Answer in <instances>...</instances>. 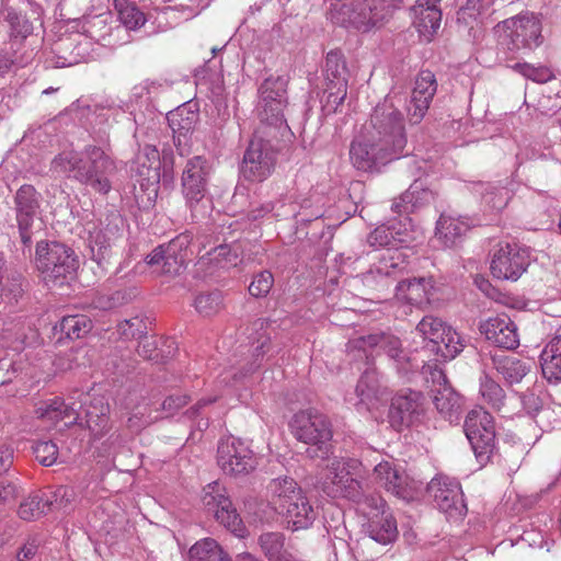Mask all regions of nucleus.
<instances>
[{
  "instance_id": "nucleus-34",
  "label": "nucleus",
  "mask_w": 561,
  "mask_h": 561,
  "mask_svg": "<svg viewBox=\"0 0 561 561\" xmlns=\"http://www.w3.org/2000/svg\"><path fill=\"white\" fill-rule=\"evenodd\" d=\"M492 368L502 377L506 385H515L530 373L531 362L514 355H492Z\"/></svg>"
},
{
  "instance_id": "nucleus-54",
  "label": "nucleus",
  "mask_w": 561,
  "mask_h": 561,
  "mask_svg": "<svg viewBox=\"0 0 561 561\" xmlns=\"http://www.w3.org/2000/svg\"><path fill=\"white\" fill-rule=\"evenodd\" d=\"M511 68L523 77L537 83H543L552 78L551 71L546 67H535L527 62H516Z\"/></svg>"
},
{
  "instance_id": "nucleus-7",
  "label": "nucleus",
  "mask_w": 561,
  "mask_h": 561,
  "mask_svg": "<svg viewBox=\"0 0 561 561\" xmlns=\"http://www.w3.org/2000/svg\"><path fill=\"white\" fill-rule=\"evenodd\" d=\"M347 352L353 359L367 360L373 356L375 350L383 351L393 362L394 367L400 375H407L414 369L408 353L402 348L401 341L386 333H371L354 337L347 343Z\"/></svg>"
},
{
  "instance_id": "nucleus-59",
  "label": "nucleus",
  "mask_w": 561,
  "mask_h": 561,
  "mask_svg": "<svg viewBox=\"0 0 561 561\" xmlns=\"http://www.w3.org/2000/svg\"><path fill=\"white\" fill-rule=\"evenodd\" d=\"M157 420V416H152L148 411L146 403L137 405L130 416L127 420V425L133 431H139L140 428L151 424Z\"/></svg>"
},
{
  "instance_id": "nucleus-5",
  "label": "nucleus",
  "mask_w": 561,
  "mask_h": 561,
  "mask_svg": "<svg viewBox=\"0 0 561 561\" xmlns=\"http://www.w3.org/2000/svg\"><path fill=\"white\" fill-rule=\"evenodd\" d=\"M331 5L332 22L345 27L367 32L382 25L397 9L396 0H334Z\"/></svg>"
},
{
  "instance_id": "nucleus-42",
  "label": "nucleus",
  "mask_w": 561,
  "mask_h": 561,
  "mask_svg": "<svg viewBox=\"0 0 561 561\" xmlns=\"http://www.w3.org/2000/svg\"><path fill=\"white\" fill-rule=\"evenodd\" d=\"M325 85L347 87L348 70L344 57L340 51H330L324 62Z\"/></svg>"
},
{
  "instance_id": "nucleus-48",
  "label": "nucleus",
  "mask_w": 561,
  "mask_h": 561,
  "mask_svg": "<svg viewBox=\"0 0 561 561\" xmlns=\"http://www.w3.org/2000/svg\"><path fill=\"white\" fill-rule=\"evenodd\" d=\"M479 186L483 202L494 210L504 209L512 198V192L503 185L486 183Z\"/></svg>"
},
{
  "instance_id": "nucleus-52",
  "label": "nucleus",
  "mask_w": 561,
  "mask_h": 561,
  "mask_svg": "<svg viewBox=\"0 0 561 561\" xmlns=\"http://www.w3.org/2000/svg\"><path fill=\"white\" fill-rule=\"evenodd\" d=\"M222 305V296L220 291L201 294L195 298L194 307L203 317H211L216 314Z\"/></svg>"
},
{
  "instance_id": "nucleus-51",
  "label": "nucleus",
  "mask_w": 561,
  "mask_h": 561,
  "mask_svg": "<svg viewBox=\"0 0 561 561\" xmlns=\"http://www.w3.org/2000/svg\"><path fill=\"white\" fill-rule=\"evenodd\" d=\"M147 321L141 316L125 319L117 325V333L124 340H138L147 334Z\"/></svg>"
},
{
  "instance_id": "nucleus-41",
  "label": "nucleus",
  "mask_w": 561,
  "mask_h": 561,
  "mask_svg": "<svg viewBox=\"0 0 561 561\" xmlns=\"http://www.w3.org/2000/svg\"><path fill=\"white\" fill-rule=\"evenodd\" d=\"M541 370L549 381H561V335L553 336L540 355Z\"/></svg>"
},
{
  "instance_id": "nucleus-40",
  "label": "nucleus",
  "mask_w": 561,
  "mask_h": 561,
  "mask_svg": "<svg viewBox=\"0 0 561 561\" xmlns=\"http://www.w3.org/2000/svg\"><path fill=\"white\" fill-rule=\"evenodd\" d=\"M479 393L483 401L493 410L502 413L504 416L511 414L506 407L505 390L486 373H483L480 377Z\"/></svg>"
},
{
  "instance_id": "nucleus-47",
  "label": "nucleus",
  "mask_w": 561,
  "mask_h": 561,
  "mask_svg": "<svg viewBox=\"0 0 561 561\" xmlns=\"http://www.w3.org/2000/svg\"><path fill=\"white\" fill-rule=\"evenodd\" d=\"M113 5L119 21L127 30H138L146 23L145 14L129 0H114Z\"/></svg>"
},
{
  "instance_id": "nucleus-29",
  "label": "nucleus",
  "mask_w": 561,
  "mask_h": 561,
  "mask_svg": "<svg viewBox=\"0 0 561 561\" xmlns=\"http://www.w3.org/2000/svg\"><path fill=\"white\" fill-rule=\"evenodd\" d=\"M436 90L437 82L435 75L430 70L420 71L415 79V85L409 104L405 105L411 124H419L423 119Z\"/></svg>"
},
{
  "instance_id": "nucleus-26",
  "label": "nucleus",
  "mask_w": 561,
  "mask_h": 561,
  "mask_svg": "<svg viewBox=\"0 0 561 561\" xmlns=\"http://www.w3.org/2000/svg\"><path fill=\"white\" fill-rule=\"evenodd\" d=\"M71 496L72 490L67 486H59L50 493H32L21 502L18 515L23 520L37 519L54 508H66Z\"/></svg>"
},
{
  "instance_id": "nucleus-27",
  "label": "nucleus",
  "mask_w": 561,
  "mask_h": 561,
  "mask_svg": "<svg viewBox=\"0 0 561 561\" xmlns=\"http://www.w3.org/2000/svg\"><path fill=\"white\" fill-rule=\"evenodd\" d=\"M199 118L197 104L190 101L178 106L167 115L173 134V142L181 156L188 152L191 135Z\"/></svg>"
},
{
  "instance_id": "nucleus-49",
  "label": "nucleus",
  "mask_w": 561,
  "mask_h": 561,
  "mask_svg": "<svg viewBox=\"0 0 561 561\" xmlns=\"http://www.w3.org/2000/svg\"><path fill=\"white\" fill-rule=\"evenodd\" d=\"M92 329V321L84 314L66 316L60 321V331L69 339H81Z\"/></svg>"
},
{
  "instance_id": "nucleus-11",
  "label": "nucleus",
  "mask_w": 561,
  "mask_h": 561,
  "mask_svg": "<svg viewBox=\"0 0 561 561\" xmlns=\"http://www.w3.org/2000/svg\"><path fill=\"white\" fill-rule=\"evenodd\" d=\"M294 436L305 444L317 445L322 456L329 453L327 443L332 438L329 419L316 409L297 412L290 422Z\"/></svg>"
},
{
  "instance_id": "nucleus-2",
  "label": "nucleus",
  "mask_w": 561,
  "mask_h": 561,
  "mask_svg": "<svg viewBox=\"0 0 561 561\" xmlns=\"http://www.w3.org/2000/svg\"><path fill=\"white\" fill-rule=\"evenodd\" d=\"M50 171L72 179L100 194L112 188L111 178L116 173L115 160L101 147L88 145L81 151H64L56 156Z\"/></svg>"
},
{
  "instance_id": "nucleus-44",
  "label": "nucleus",
  "mask_w": 561,
  "mask_h": 561,
  "mask_svg": "<svg viewBox=\"0 0 561 561\" xmlns=\"http://www.w3.org/2000/svg\"><path fill=\"white\" fill-rule=\"evenodd\" d=\"M270 94L263 101L259 100L256 111L262 123L276 128H288L284 116V108L287 102H272Z\"/></svg>"
},
{
  "instance_id": "nucleus-64",
  "label": "nucleus",
  "mask_w": 561,
  "mask_h": 561,
  "mask_svg": "<svg viewBox=\"0 0 561 561\" xmlns=\"http://www.w3.org/2000/svg\"><path fill=\"white\" fill-rule=\"evenodd\" d=\"M18 496V486L8 482L7 484L0 483V505H4L14 501Z\"/></svg>"
},
{
  "instance_id": "nucleus-31",
  "label": "nucleus",
  "mask_w": 561,
  "mask_h": 561,
  "mask_svg": "<svg viewBox=\"0 0 561 561\" xmlns=\"http://www.w3.org/2000/svg\"><path fill=\"white\" fill-rule=\"evenodd\" d=\"M407 165L410 176H412L414 181L409 188L401 194V201L411 203L413 210H415L431 204L435 198V194L423 181V176L426 174L427 163L423 160L411 159L407 162Z\"/></svg>"
},
{
  "instance_id": "nucleus-15",
  "label": "nucleus",
  "mask_w": 561,
  "mask_h": 561,
  "mask_svg": "<svg viewBox=\"0 0 561 561\" xmlns=\"http://www.w3.org/2000/svg\"><path fill=\"white\" fill-rule=\"evenodd\" d=\"M217 462L220 469L230 476H242L253 471L257 465L250 446L237 437L221 439L217 450Z\"/></svg>"
},
{
  "instance_id": "nucleus-56",
  "label": "nucleus",
  "mask_w": 561,
  "mask_h": 561,
  "mask_svg": "<svg viewBox=\"0 0 561 561\" xmlns=\"http://www.w3.org/2000/svg\"><path fill=\"white\" fill-rule=\"evenodd\" d=\"M273 284V274L268 271H262L253 277L249 286V293L253 297H264L270 293Z\"/></svg>"
},
{
  "instance_id": "nucleus-24",
  "label": "nucleus",
  "mask_w": 561,
  "mask_h": 561,
  "mask_svg": "<svg viewBox=\"0 0 561 561\" xmlns=\"http://www.w3.org/2000/svg\"><path fill=\"white\" fill-rule=\"evenodd\" d=\"M41 207V194L31 184L22 185L14 196L15 219L24 245H30L35 217Z\"/></svg>"
},
{
  "instance_id": "nucleus-18",
  "label": "nucleus",
  "mask_w": 561,
  "mask_h": 561,
  "mask_svg": "<svg viewBox=\"0 0 561 561\" xmlns=\"http://www.w3.org/2000/svg\"><path fill=\"white\" fill-rule=\"evenodd\" d=\"M276 151L268 140L254 137L243 156L242 175L252 182L265 180L273 171Z\"/></svg>"
},
{
  "instance_id": "nucleus-33",
  "label": "nucleus",
  "mask_w": 561,
  "mask_h": 561,
  "mask_svg": "<svg viewBox=\"0 0 561 561\" xmlns=\"http://www.w3.org/2000/svg\"><path fill=\"white\" fill-rule=\"evenodd\" d=\"M440 0H416L411 8L413 25L421 36L431 41L442 22Z\"/></svg>"
},
{
  "instance_id": "nucleus-1",
  "label": "nucleus",
  "mask_w": 561,
  "mask_h": 561,
  "mask_svg": "<svg viewBox=\"0 0 561 561\" xmlns=\"http://www.w3.org/2000/svg\"><path fill=\"white\" fill-rule=\"evenodd\" d=\"M405 103L403 94L390 93L374 107L351 145V161L357 170L377 171L402 156L407 136L400 107Z\"/></svg>"
},
{
  "instance_id": "nucleus-45",
  "label": "nucleus",
  "mask_w": 561,
  "mask_h": 561,
  "mask_svg": "<svg viewBox=\"0 0 561 561\" xmlns=\"http://www.w3.org/2000/svg\"><path fill=\"white\" fill-rule=\"evenodd\" d=\"M228 556L213 538H204L195 542L190 551V561H221Z\"/></svg>"
},
{
  "instance_id": "nucleus-43",
  "label": "nucleus",
  "mask_w": 561,
  "mask_h": 561,
  "mask_svg": "<svg viewBox=\"0 0 561 561\" xmlns=\"http://www.w3.org/2000/svg\"><path fill=\"white\" fill-rule=\"evenodd\" d=\"M373 477L375 482L398 496L402 495L403 476L389 461H380L375 466Z\"/></svg>"
},
{
  "instance_id": "nucleus-62",
  "label": "nucleus",
  "mask_w": 561,
  "mask_h": 561,
  "mask_svg": "<svg viewBox=\"0 0 561 561\" xmlns=\"http://www.w3.org/2000/svg\"><path fill=\"white\" fill-rule=\"evenodd\" d=\"M188 398L183 394H172L162 402V409L168 415H173L178 410L186 405Z\"/></svg>"
},
{
  "instance_id": "nucleus-35",
  "label": "nucleus",
  "mask_w": 561,
  "mask_h": 561,
  "mask_svg": "<svg viewBox=\"0 0 561 561\" xmlns=\"http://www.w3.org/2000/svg\"><path fill=\"white\" fill-rule=\"evenodd\" d=\"M356 396L359 404L370 410L377 408L378 403L387 398V388L381 386L375 368L367 367L362 374L357 386Z\"/></svg>"
},
{
  "instance_id": "nucleus-9",
  "label": "nucleus",
  "mask_w": 561,
  "mask_h": 561,
  "mask_svg": "<svg viewBox=\"0 0 561 561\" xmlns=\"http://www.w3.org/2000/svg\"><path fill=\"white\" fill-rule=\"evenodd\" d=\"M416 332L426 341V347L443 360L454 359L465 347L460 334L437 317H424Z\"/></svg>"
},
{
  "instance_id": "nucleus-23",
  "label": "nucleus",
  "mask_w": 561,
  "mask_h": 561,
  "mask_svg": "<svg viewBox=\"0 0 561 561\" xmlns=\"http://www.w3.org/2000/svg\"><path fill=\"white\" fill-rule=\"evenodd\" d=\"M424 374H430L433 382V403L444 419L450 423L457 422L460 416L461 397L448 385L443 369L437 366H426Z\"/></svg>"
},
{
  "instance_id": "nucleus-37",
  "label": "nucleus",
  "mask_w": 561,
  "mask_h": 561,
  "mask_svg": "<svg viewBox=\"0 0 561 561\" xmlns=\"http://www.w3.org/2000/svg\"><path fill=\"white\" fill-rule=\"evenodd\" d=\"M268 344V337H261L257 340V345L254 347L251 358L244 359V363L240 364V367L238 368L231 367L230 369L225 370L220 375V381L229 386H234L240 378L254 373L262 365Z\"/></svg>"
},
{
  "instance_id": "nucleus-10",
  "label": "nucleus",
  "mask_w": 561,
  "mask_h": 561,
  "mask_svg": "<svg viewBox=\"0 0 561 561\" xmlns=\"http://www.w3.org/2000/svg\"><path fill=\"white\" fill-rule=\"evenodd\" d=\"M202 501L216 520L237 537H244L245 526L227 493L226 488L218 481L207 484L203 490Z\"/></svg>"
},
{
  "instance_id": "nucleus-19",
  "label": "nucleus",
  "mask_w": 561,
  "mask_h": 561,
  "mask_svg": "<svg viewBox=\"0 0 561 561\" xmlns=\"http://www.w3.org/2000/svg\"><path fill=\"white\" fill-rule=\"evenodd\" d=\"M191 239L180 234L167 244L158 245L147 256V263L157 266V271L167 275H176L188 260Z\"/></svg>"
},
{
  "instance_id": "nucleus-36",
  "label": "nucleus",
  "mask_w": 561,
  "mask_h": 561,
  "mask_svg": "<svg viewBox=\"0 0 561 561\" xmlns=\"http://www.w3.org/2000/svg\"><path fill=\"white\" fill-rule=\"evenodd\" d=\"M468 218L442 215L436 225V238L447 248L460 243L469 230Z\"/></svg>"
},
{
  "instance_id": "nucleus-8",
  "label": "nucleus",
  "mask_w": 561,
  "mask_h": 561,
  "mask_svg": "<svg viewBox=\"0 0 561 561\" xmlns=\"http://www.w3.org/2000/svg\"><path fill=\"white\" fill-rule=\"evenodd\" d=\"M360 466L362 462L353 458L333 459L322 481V491L330 497H344L360 504L368 496L355 478Z\"/></svg>"
},
{
  "instance_id": "nucleus-39",
  "label": "nucleus",
  "mask_w": 561,
  "mask_h": 561,
  "mask_svg": "<svg viewBox=\"0 0 561 561\" xmlns=\"http://www.w3.org/2000/svg\"><path fill=\"white\" fill-rule=\"evenodd\" d=\"M0 23L3 24L0 27V32L7 28L10 32L9 36L12 42V50H15L14 46L25 39L33 31V25L25 14L12 7L5 8V16L0 21Z\"/></svg>"
},
{
  "instance_id": "nucleus-25",
  "label": "nucleus",
  "mask_w": 561,
  "mask_h": 561,
  "mask_svg": "<svg viewBox=\"0 0 561 561\" xmlns=\"http://www.w3.org/2000/svg\"><path fill=\"white\" fill-rule=\"evenodd\" d=\"M424 397L419 391L404 390L391 400L389 421L392 427L400 431L421 422L425 411Z\"/></svg>"
},
{
  "instance_id": "nucleus-55",
  "label": "nucleus",
  "mask_w": 561,
  "mask_h": 561,
  "mask_svg": "<svg viewBox=\"0 0 561 561\" xmlns=\"http://www.w3.org/2000/svg\"><path fill=\"white\" fill-rule=\"evenodd\" d=\"M539 388H529L524 392L517 393L522 408L525 413L531 417L536 416L543 407V401L538 394Z\"/></svg>"
},
{
  "instance_id": "nucleus-6",
  "label": "nucleus",
  "mask_w": 561,
  "mask_h": 561,
  "mask_svg": "<svg viewBox=\"0 0 561 561\" xmlns=\"http://www.w3.org/2000/svg\"><path fill=\"white\" fill-rule=\"evenodd\" d=\"M34 263L46 285L61 286L72 278L79 266L75 251L57 241H39Z\"/></svg>"
},
{
  "instance_id": "nucleus-57",
  "label": "nucleus",
  "mask_w": 561,
  "mask_h": 561,
  "mask_svg": "<svg viewBox=\"0 0 561 561\" xmlns=\"http://www.w3.org/2000/svg\"><path fill=\"white\" fill-rule=\"evenodd\" d=\"M137 161L147 168V178L158 180L159 179V152L156 148L147 146L144 152L138 154Z\"/></svg>"
},
{
  "instance_id": "nucleus-3",
  "label": "nucleus",
  "mask_w": 561,
  "mask_h": 561,
  "mask_svg": "<svg viewBox=\"0 0 561 561\" xmlns=\"http://www.w3.org/2000/svg\"><path fill=\"white\" fill-rule=\"evenodd\" d=\"M36 413L41 419L53 423L70 419L67 425L83 420L82 413H84L87 427L94 439L101 438L110 428L108 405L104 399L102 397L92 399L89 392L77 389L70 392L67 402L56 398L39 407Z\"/></svg>"
},
{
  "instance_id": "nucleus-12",
  "label": "nucleus",
  "mask_w": 561,
  "mask_h": 561,
  "mask_svg": "<svg viewBox=\"0 0 561 561\" xmlns=\"http://www.w3.org/2000/svg\"><path fill=\"white\" fill-rule=\"evenodd\" d=\"M408 266V255L401 249L386 250L382 252L369 270L357 278L364 286L381 290L390 286Z\"/></svg>"
},
{
  "instance_id": "nucleus-21",
  "label": "nucleus",
  "mask_w": 561,
  "mask_h": 561,
  "mask_svg": "<svg viewBox=\"0 0 561 561\" xmlns=\"http://www.w3.org/2000/svg\"><path fill=\"white\" fill-rule=\"evenodd\" d=\"M511 39V50H533L542 43L541 22L530 12H525L503 21Z\"/></svg>"
},
{
  "instance_id": "nucleus-20",
  "label": "nucleus",
  "mask_w": 561,
  "mask_h": 561,
  "mask_svg": "<svg viewBox=\"0 0 561 561\" xmlns=\"http://www.w3.org/2000/svg\"><path fill=\"white\" fill-rule=\"evenodd\" d=\"M360 504L369 507L366 533L376 542L387 545L398 536L397 522L386 502L375 495L367 496Z\"/></svg>"
},
{
  "instance_id": "nucleus-13",
  "label": "nucleus",
  "mask_w": 561,
  "mask_h": 561,
  "mask_svg": "<svg viewBox=\"0 0 561 561\" xmlns=\"http://www.w3.org/2000/svg\"><path fill=\"white\" fill-rule=\"evenodd\" d=\"M529 265L527 250L514 242H499L492 252L490 271L501 280L516 282Z\"/></svg>"
},
{
  "instance_id": "nucleus-16",
  "label": "nucleus",
  "mask_w": 561,
  "mask_h": 561,
  "mask_svg": "<svg viewBox=\"0 0 561 561\" xmlns=\"http://www.w3.org/2000/svg\"><path fill=\"white\" fill-rule=\"evenodd\" d=\"M210 165L201 156L193 157L186 162L182 174V192L193 216L199 213L207 192Z\"/></svg>"
},
{
  "instance_id": "nucleus-58",
  "label": "nucleus",
  "mask_w": 561,
  "mask_h": 561,
  "mask_svg": "<svg viewBox=\"0 0 561 561\" xmlns=\"http://www.w3.org/2000/svg\"><path fill=\"white\" fill-rule=\"evenodd\" d=\"M325 93L323 111L328 114L335 113L347 95V87L327 85Z\"/></svg>"
},
{
  "instance_id": "nucleus-53",
  "label": "nucleus",
  "mask_w": 561,
  "mask_h": 561,
  "mask_svg": "<svg viewBox=\"0 0 561 561\" xmlns=\"http://www.w3.org/2000/svg\"><path fill=\"white\" fill-rule=\"evenodd\" d=\"M32 450L36 460L45 467L53 466L57 461L58 446L53 440L35 442Z\"/></svg>"
},
{
  "instance_id": "nucleus-50",
  "label": "nucleus",
  "mask_w": 561,
  "mask_h": 561,
  "mask_svg": "<svg viewBox=\"0 0 561 561\" xmlns=\"http://www.w3.org/2000/svg\"><path fill=\"white\" fill-rule=\"evenodd\" d=\"M287 79L285 77H270L259 88V100L263 101L270 94L272 102H287Z\"/></svg>"
},
{
  "instance_id": "nucleus-14",
  "label": "nucleus",
  "mask_w": 561,
  "mask_h": 561,
  "mask_svg": "<svg viewBox=\"0 0 561 561\" xmlns=\"http://www.w3.org/2000/svg\"><path fill=\"white\" fill-rule=\"evenodd\" d=\"M465 434L479 461L489 459L495 442L492 415L483 408L471 410L465 420Z\"/></svg>"
},
{
  "instance_id": "nucleus-4",
  "label": "nucleus",
  "mask_w": 561,
  "mask_h": 561,
  "mask_svg": "<svg viewBox=\"0 0 561 561\" xmlns=\"http://www.w3.org/2000/svg\"><path fill=\"white\" fill-rule=\"evenodd\" d=\"M270 504L286 517L291 530L307 529L317 518V511L297 482L288 477L274 479L267 486Z\"/></svg>"
},
{
  "instance_id": "nucleus-61",
  "label": "nucleus",
  "mask_w": 561,
  "mask_h": 561,
  "mask_svg": "<svg viewBox=\"0 0 561 561\" xmlns=\"http://www.w3.org/2000/svg\"><path fill=\"white\" fill-rule=\"evenodd\" d=\"M459 3V10L457 12V21L468 24V18L476 19L478 11L476 10V2L478 0H457Z\"/></svg>"
},
{
  "instance_id": "nucleus-38",
  "label": "nucleus",
  "mask_w": 561,
  "mask_h": 561,
  "mask_svg": "<svg viewBox=\"0 0 561 561\" xmlns=\"http://www.w3.org/2000/svg\"><path fill=\"white\" fill-rule=\"evenodd\" d=\"M286 537L280 531L263 533L257 538V545L267 561H298L286 547Z\"/></svg>"
},
{
  "instance_id": "nucleus-30",
  "label": "nucleus",
  "mask_w": 561,
  "mask_h": 561,
  "mask_svg": "<svg viewBox=\"0 0 561 561\" xmlns=\"http://www.w3.org/2000/svg\"><path fill=\"white\" fill-rule=\"evenodd\" d=\"M479 330L493 345L514 350L519 345V334L514 321L506 314L491 317L480 323Z\"/></svg>"
},
{
  "instance_id": "nucleus-17",
  "label": "nucleus",
  "mask_w": 561,
  "mask_h": 561,
  "mask_svg": "<svg viewBox=\"0 0 561 561\" xmlns=\"http://www.w3.org/2000/svg\"><path fill=\"white\" fill-rule=\"evenodd\" d=\"M125 221L117 213H112L106 217V222L101 224L90 231L89 248L92 259L103 266L113 254V249L118 245L123 239Z\"/></svg>"
},
{
  "instance_id": "nucleus-60",
  "label": "nucleus",
  "mask_w": 561,
  "mask_h": 561,
  "mask_svg": "<svg viewBox=\"0 0 561 561\" xmlns=\"http://www.w3.org/2000/svg\"><path fill=\"white\" fill-rule=\"evenodd\" d=\"M163 90V84L158 81L145 80L139 85L134 88V95L136 98L150 101Z\"/></svg>"
},
{
  "instance_id": "nucleus-46",
  "label": "nucleus",
  "mask_w": 561,
  "mask_h": 561,
  "mask_svg": "<svg viewBox=\"0 0 561 561\" xmlns=\"http://www.w3.org/2000/svg\"><path fill=\"white\" fill-rule=\"evenodd\" d=\"M198 263L202 266L227 268L229 266L237 265L238 254L232 252L228 244H220L210 251L201 254Z\"/></svg>"
},
{
  "instance_id": "nucleus-63",
  "label": "nucleus",
  "mask_w": 561,
  "mask_h": 561,
  "mask_svg": "<svg viewBox=\"0 0 561 561\" xmlns=\"http://www.w3.org/2000/svg\"><path fill=\"white\" fill-rule=\"evenodd\" d=\"M38 550V541L36 538H30L16 552L18 561L32 560Z\"/></svg>"
},
{
  "instance_id": "nucleus-22",
  "label": "nucleus",
  "mask_w": 561,
  "mask_h": 561,
  "mask_svg": "<svg viewBox=\"0 0 561 561\" xmlns=\"http://www.w3.org/2000/svg\"><path fill=\"white\" fill-rule=\"evenodd\" d=\"M438 510L450 518H460L467 513V505L460 483L449 477L434 478L427 488Z\"/></svg>"
},
{
  "instance_id": "nucleus-32",
  "label": "nucleus",
  "mask_w": 561,
  "mask_h": 561,
  "mask_svg": "<svg viewBox=\"0 0 561 561\" xmlns=\"http://www.w3.org/2000/svg\"><path fill=\"white\" fill-rule=\"evenodd\" d=\"M396 297L412 306L422 307L432 304L436 297V287L432 277H414L399 282Z\"/></svg>"
},
{
  "instance_id": "nucleus-28",
  "label": "nucleus",
  "mask_w": 561,
  "mask_h": 561,
  "mask_svg": "<svg viewBox=\"0 0 561 561\" xmlns=\"http://www.w3.org/2000/svg\"><path fill=\"white\" fill-rule=\"evenodd\" d=\"M411 220L409 217L391 219L376 227L366 237V243L374 250L400 249L411 240Z\"/></svg>"
}]
</instances>
